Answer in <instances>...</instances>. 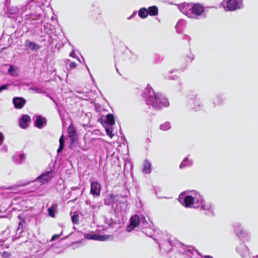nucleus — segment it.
Returning <instances> with one entry per match:
<instances>
[{
  "instance_id": "f3484780",
  "label": "nucleus",
  "mask_w": 258,
  "mask_h": 258,
  "mask_svg": "<svg viewBox=\"0 0 258 258\" xmlns=\"http://www.w3.org/2000/svg\"><path fill=\"white\" fill-rule=\"evenodd\" d=\"M138 15L142 19L146 18L148 15L147 9L145 8H141L138 12Z\"/></svg>"
},
{
  "instance_id": "f03ea898",
  "label": "nucleus",
  "mask_w": 258,
  "mask_h": 258,
  "mask_svg": "<svg viewBox=\"0 0 258 258\" xmlns=\"http://www.w3.org/2000/svg\"><path fill=\"white\" fill-rule=\"evenodd\" d=\"M225 10L233 11L243 7L242 0H226Z\"/></svg>"
},
{
  "instance_id": "c85d7f7f",
  "label": "nucleus",
  "mask_w": 258,
  "mask_h": 258,
  "mask_svg": "<svg viewBox=\"0 0 258 258\" xmlns=\"http://www.w3.org/2000/svg\"><path fill=\"white\" fill-rule=\"evenodd\" d=\"M59 142V143H64V136L63 135L60 137Z\"/></svg>"
},
{
  "instance_id": "5701e85b",
  "label": "nucleus",
  "mask_w": 258,
  "mask_h": 258,
  "mask_svg": "<svg viewBox=\"0 0 258 258\" xmlns=\"http://www.w3.org/2000/svg\"><path fill=\"white\" fill-rule=\"evenodd\" d=\"M106 132L108 136H109L110 138H112L113 134H112V129L107 128L106 129Z\"/></svg>"
},
{
  "instance_id": "72a5a7b5",
  "label": "nucleus",
  "mask_w": 258,
  "mask_h": 258,
  "mask_svg": "<svg viewBox=\"0 0 258 258\" xmlns=\"http://www.w3.org/2000/svg\"><path fill=\"white\" fill-rule=\"evenodd\" d=\"M70 56H72L73 57H75L74 54L73 52H72L70 54Z\"/></svg>"
},
{
  "instance_id": "ddd939ff",
  "label": "nucleus",
  "mask_w": 258,
  "mask_h": 258,
  "mask_svg": "<svg viewBox=\"0 0 258 258\" xmlns=\"http://www.w3.org/2000/svg\"><path fill=\"white\" fill-rule=\"evenodd\" d=\"M147 9L148 15H149V16H155L158 15V12H159L158 9L155 6L149 7Z\"/></svg>"
},
{
  "instance_id": "c9c22d12",
  "label": "nucleus",
  "mask_w": 258,
  "mask_h": 258,
  "mask_svg": "<svg viewBox=\"0 0 258 258\" xmlns=\"http://www.w3.org/2000/svg\"><path fill=\"white\" fill-rule=\"evenodd\" d=\"M188 6H189V4H186V5H185L184 6V7H185V6H187V7H188Z\"/></svg>"
},
{
  "instance_id": "423d86ee",
  "label": "nucleus",
  "mask_w": 258,
  "mask_h": 258,
  "mask_svg": "<svg viewBox=\"0 0 258 258\" xmlns=\"http://www.w3.org/2000/svg\"><path fill=\"white\" fill-rule=\"evenodd\" d=\"M101 191V185L97 182H92L91 184L90 192L94 197L99 196Z\"/></svg>"
},
{
  "instance_id": "f704fd0d",
  "label": "nucleus",
  "mask_w": 258,
  "mask_h": 258,
  "mask_svg": "<svg viewBox=\"0 0 258 258\" xmlns=\"http://www.w3.org/2000/svg\"><path fill=\"white\" fill-rule=\"evenodd\" d=\"M20 157L21 159H22L24 158V155L23 154H21L20 155Z\"/></svg>"
},
{
  "instance_id": "b1692460",
  "label": "nucleus",
  "mask_w": 258,
  "mask_h": 258,
  "mask_svg": "<svg viewBox=\"0 0 258 258\" xmlns=\"http://www.w3.org/2000/svg\"><path fill=\"white\" fill-rule=\"evenodd\" d=\"M77 66V64L75 62H71L69 64V67L71 69H75Z\"/></svg>"
},
{
  "instance_id": "7ed1b4c3",
  "label": "nucleus",
  "mask_w": 258,
  "mask_h": 258,
  "mask_svg": "<svg viewBox=\"0 0 258 258\" xmlns=\"http://www.w3.org/2000/svg\"><path fill=\"white\" fill-rule=\"evenodd\" d=\"M68 133L70 144L73 146L78 141L77 133L73 124H71L68 127Z\"/></svg>"
},
{
  "instance_id": "412c9836",
  "label": "nucleus",
  "mask_w": 258,
  "mask_h": 258,
  "mask_svg": "<svg viewBox=\"0 0 258 258\" xmlns=\"http://www.w3.org/2000/svg\"><path fill=\"white\" fill-rule=\"evenodd\" d=\"M72 220L74 224H79V217L78 214H74L72 216Z\"/></svg>"
},
{
  "instance_id": "a211bd4d",
  "label": "nucleus",
  "mask_w": 258,
  "mask_h": 258,
  "mask_svg": "<svg viewBox=\"0 0 258 258\" xmlns=\"http://www.w3.org/2000/svg\"><path fill=\"white\" fill-rule=\"evenodd\" d=\"M106 122L110 125H113L115 124V118L112 114L109 113L106 115Z\"/></svg>"
},
{
  "instance_id": "a878e982",
  "label": "nucleus",
  "mask_w": 258,
  "mask_h": 258,
  "mask_svg": "<svg viewBox=\"0 0 258 258\" xmlns=\"http://www.w3.org/2000/svg\"><path fill=\"white\" fill-rule=\"evenodd\" d=\"M64 143H59V147L57 151V152L58 153L61 152L63 150V147H64Z\"/></svg>"
},
{
  "instance_id": "c756f323",
  "label": "nucleus",
  "mask_w": 258,
  "mask_h": 258,
  "mask_svg": "<svg viewBox=\"0 0 258 258\" xmlns=\"http://www.w3.org/2000/svg\"><path fill=\"white\" fill-rule=\"evenodd\" d=\"M14 71V68L12 66H11L9 69L8 72L10 73H12Z\"/></svg>"
},
{
  "instance_id": "0eeeda50",
  "label": "nucleus",
  "mask_w": 258,
  "mask_h": 258,
  "mask_svg": "<svg viewBox=\"0 0 258 258\" xmlns=\"http://www.w3.org/2000/svg\"><path fill=\"white\" fill-rule=\"evenodd\" d=\"M51 173L52 171L45 172V173H43L38 176L36 180L39 181L40 182L43 184L47 182L49 180L51 179V176H50V174Z\"/></svg>"
},
{
  "instance_id": "4c0bfd02",
  "label": "nucleus",
  "mask_w": 258,
  "mask_h": 258,
  "mask_svg": "<svg viewBox=\"0 0 258 258\" xmlns=\"http://www.w3.org/2000/svg\"><path fill=\"white\" fill-rule=\"evenodd\" d=\"M78 60L79 61H80V59L79 58H78Z\"/></svg>"
},
{
  "instance_id": "20e7f679",
  "label": "nucleus",
  "mask_w": 258,
  "mask_h": 258,
  "mask_svg": "<svg viewBox=\"0 0 258 258\" xmlns=\"http://www.w3.org/2000/svg\"><path fill=\"white\" fill-rule=\"evenodd\" d=\"M191 5L190 10L192 14L196 16H201L204 14L205 8L203 5L200 3H194Z\"/></svg>"
},
{
  "instance_id": "cd10ccee",
  "label": "nucleus",
  "mask_w": 258,
  "mask_h": 258,
  "mask_svg": "<svg viewBox=\"0 0 258 258\" xmlns=\"http://www.w3.org/2000/svg\"><path fill=\"white\" fill-rule=\"evenodd\" d=\"M4 139L5 138L3 134L1 132H0V145L3 144Z\"/></svg>"
},
{
  "instance_id": "aec40b11",
  "label": "nucleus",
  "mask_w": 258,
  "mask_h": 258,
  "mask_svg": "<svg viewBox=\"0 0 258 258\" xmlns=\"http://www.w3.org/2000/svg\"><path fill=\"white\" fill-rule=\"evenodd\" d=\"M171 125L169 122H166L161 125V129L163 131H166L170 129Z\"/></svg>"
},
{
  "instance_id": "6ab92c4d",
  "label": "nucleus",
  "mask_w": 258,
  "mask_h": 258,
  "mask_svg": "<svg viewBox=\"0 0 258 258\" xmlns=\"http://www.w3.org/2000/svg\"><path fill=\"white\" fill-rule=\"evenodd\" d=\"M18 217L20 219V221L19 222V225L17 228L18 231L19 230H22L24 228L25 224L24 219L21 218L20 216H19Z\"/></svg>"
},
{
  "instance_id": "f8f14e48",
  "label": "nucleus",
  "mask_w": 258,
  "mask_h": 258,
  "mask_svg": "<svg viewBox=\"0 0 258 258\" xmlns=\"http://www.w3.org/2000/svg\"><path fill=\"white\" fill-rule=\"evenodd\" d=\"M107 235H97L95 234H87L85 237L88 239L97 240L103 241L105 240Z\"/></svg>"
},
{
  "instance_id": "4468645a",
  "label": "nucleus",
  "mask_w": 258,
  "mask_h": 258,
  "mask_svg": "<svg viewBox=\"0 0 258 258\" xmlns=\"http://www.w3.org/2000/svg\"><path fill=\"white\" fill-rule=\"evenodd\" d=\"M151 163L148 160H145L142 167V171L145 173H149L151 172Z\"/></svg>"
},
{
  "instance_id": "39448f33",
  "label": "nucleus",
  "mask_w": 258,
  "mask_h": 258,
  "mask_svg": "<svg viewBox=\"0 0 258 258\" xmlns=\"http://www.w3.org/2000/svg\"><path fill=\"white\" fill-rule=\"evenodd\" d=\"M139 216L136 214L133 215L130 219V224L126 227V231H132L139 225Z\"/></svg>"
},
{
  "instance_id": "bb28decb",
  "label": "nucleus",
  "mask_w": 258,
  "mask_h": 258,
  "mask_svg": "<svg viewBox=\"0 0 258 258\" xmlns=\"http://www.w3.org/2000/svg\"><path fill=\"white\" fill-rule=\"evenodd\" d=\"M8 85H9L8 84H4L2 86H0V92H1L3 90L7 89L8 88Z\"/></svg>"
},
{
  "instance_id": "393cba45",
  "label": "nucleus",
  "mask_w": 258,
  "mask_h": 258,
  "mask_svg": "<svg viewBox=\"0 0 258 258\" xmlns=\"http://www.w3.org/2000/svg\"><path fill=\"white\" fill-rule=\"evenodd\" d=\"M30 183V182H29V181H28V182H24L23 183H21L20 184L16 185V187L24 186H26V185L29 184Z\"/></svg>"
},
{
  "instance_id": "2f4dec72",
  "label": "nucleus",
  "mask_w": 258,
  "mask_h": 258,
  "mask_svg": "<svg viewBox=\"0 0 258 258\" xmlns=\"http://www.w3.org/2000/svg\"><path fill=\"white\" fill-rule=\"evenodd\" d=\"M204 258H213V257L210 255H205V256H204Z\"/></svg>"
},
{
  "instance_id": "e433bc0d",
  "label": "nucleus",
  "mask_w": 258,
  "mask_h": 258,
  "mask_svg": "<svg viewBox=\"0 0 258 258\" xmlns=\"http://www.w3.org/2000/svg\"><path fill=\"white\" fill-rule=\"evenodd\" d=\"M13 188V187H9V188H8V189H12Z\"/></svg>"
},
{
  "instance_id": "f257e3e1",
  "label": "nucleus",
  "mask_w": 258,
  "mask_h": 258,
  "mask_svg": "<svg viewBox=\"0 0 258 258\" xmlns=\"http://www.w3.org/2000/svg\"><path fill=\"white\" fill-rule=\"evenodd\" d=\"M145 92H148V101L151 102L152 106L156 108L159 109L163 107H167L169 105L168 99L160 93H155L152 88L149 85L145 88Z\"/></svg>"
},
{
  "instance_id": "1a4fd4ad",
  "label": "nucleus",
  "mask_w": 258,
  "mask_h": 258,
  "mask_svg": "<svg viewBox=\"0 0 258 258\" xmlns=\"http://www.w3.org/2000/svg\"><path fill=\"white\" fill-rule=\"evenodd\" d=\"M25 46L27 48H29L31 50H37L40 48V46L34 42L30 41L29 40H26L25 42Z\"/></svg>"
},
{
  "instance_id": "dca6fc26",
  "label": "nucleus",
  "mask_w": 258,
  "mask_h": 258,
  "mask_svg": "<svg viewBox=\"0 0 258 258\" xmlns=\"http://www.w3.org/2000/svg\"><path fill=\"white\" fill-rule=\"evenodd\" d=\"M45 121V119L42 118L40 115L36 116L35 125L36 127L41 128Z\"/></svg>"
},
{
  "instance_id": "2eb2a0df",
  "label": "nucleus",
  "mask_w": 258,
  "mask_h": 258,
  "mask_svg": "<svg viewBox=\"0 0 258 258\" xmlns=\"http://www.w3.org/2000/svg\"><path fill=\"white\" fill-rule=\"evenodd\" d=\"M57 205L56 204H52L48 209V213L49 216L52 218H55V212L56 211Z\"/></svg>"
},
{
  "instance_id": "7c9ffc66",
  "label": "nucleus",
  "mask_w": 258,
  "mask_h": 258,
  "mask_svg": "<svg viewBox=\"0 0 258 258\" xmlns=\"http://www.w3.org/2000/svg\"><path fill=\"white\" fill-rule=\"evenodd\" d=\"M185 166V162H184V161H183V162H182L180 164V168H181V167H184Z\"/></svg>"
},
{
  "instance_id": "473e14b6",
  "label": "nucleus",
  "mask_w": 258,
  "mask_h": 258,
  "mask_svg": "<svg viewBox=\"0 0 258 258\" xmlns=\"http://www.w3.org/2000/svg\"><path fill=\"white\" fill-rule=\"evenodd\" d=\"M183 13H184L185 15H188V14H189V12H187V11H183Z\"/></svg>"
},
{
  "instance_id": "6e6552de",
  "label": "nucleus",
  "mask_w": 258,
  "mask_h": 258,
  "mask_svg": "<svg viewBox=\"0 0 258 258\" xmlns=\"http://www.w3.org/2000/svg\"><path fill=\"white\" fill-rule=\"evenodd\" d=\"M26 102L25 99L22 97H15L13 99V103L14 106L17 109H21L24 106Z\"/></svg>"
},
{
  "instance_id": "9b49d317",
  "label": "nucleus",
  "mask_w": 258,
  "mask_h": 258,
  "mask_svg": "<svg viewBox=\"0 0 258 258\" xmlns=\"http://www.w3.org/2000/svg\"><path fill=\"white\" fill-rule=\"evenodd\" d=\"M195 198L191 196H185L184 198V206L186 208L191 207L194 204Z\"/></svg>"
},
{
  "instance_id": "4be33fe9",
  "label": "nucleus",
  "mask_w": 258,
  "mask_h": 258,
  "mask_svg": "<svg viewBox=\"0 0 258 258\" xmlns=\"http://www.w3.org/2000/svg\"><path fill=\"white\" fill-rule=\"evenodd\" d=\"M0 255L4 258H8L11 256L12 254L10 252L4 251L0 253Z\"/></svg>"
},
{
  "instance_id": "9d476101",
  "label": "nucleus",
  "mask_w": 258,
  "mask_h": 258,
  "mask_svg": "<svg viewBox=\"0 0 258 258\" xmlns=\"http://www.w3.org/2000/svg\"><path fill=\"white\" fill-rule=\"evenodd\" d=\"M30 120V117L28 115H23L19 121V126L22 128L27 127V122Z\"/></svg>"
}]
</instances>
